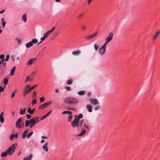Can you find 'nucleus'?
I'll return each mask as SVG.
<instances>
[{
  "instance_id": "69168bd1",
  "label": "nucleus",
  "mask_w": 160,
  "mask_h": 160,
  "mask_svg": "<svg viewBox=\"0 0 160 160\" xmlns=\"http://www.w3.org/2000/svg\"><path fill=\"white\" fill-rule=\"evenodd\" d=\"M28 92H27L25 90H24V91L23 92V95L24 96H25L26 95V94H28Z\"/></svg>"
},
{
  "instance_id": "e2e57ef3",
  "label": "nucleus",
  "mask_w": 160,
  "mask_h": 160,
  "mask_svg": "<svg viewBox=\"0 0 160 160\" xmlns=\"http://www.w3.org/2000/svg\"><path fill=\"white\" fill-rule=\"evenodd\" d=\"M32 79H33L31 77H30V76H29V78L28 79V80L29 81H31L32 80Z\"/></svg>"
},
{
  "instance_id": "6e6d98bb",
  "label": "nucleus",
  "mask_w": 160,
  "mask_h": 160,
  "mask_svg": "<svg viewBox=\"0 0 160 160\" xmlns=\"http://www.w3.org/2000/svg\"><path fill=\"white\" fill-rule=\"evenodd\" d=\"M13 138H14V136L12 134H11L10 135V139L11 140H13Z\"/></svg>"
},
{
  "instance_id": "cd10ccee",
  "label": "nucleus",
  "mask_w": 160,
  "mask_h": 160,
  "mask_svg": "<svg viewBox=\"0 0 160 160\" xmlns=\"http://www.w3.org/2000/svg\"><path fill=\"white\" fill-rule=\"evenodd\" d=\"M31 41L32 42L33 45V43H36L38 42L37 39H32Z\"/></svg>"
},
{
  "instance_id": "c756f323",
  "label": "nucleus",
  "mask_w": 160,
  "mask_h": 160,
  "mask_svg": "<svg viewBox=\"0 0 160 160\" xmlns=\"http://www.w3.org/2000/svg\"><path fill=\"white\" fill-rule=\"evenodd\" d=\"M32 98L33 99H36V92L35 91L33 92V93L32 95Z\"/></svg>"
},
{
  "instance_id": "864d4df0",
  "label": "nucleus",
  "mask_w": 160,
  "mask_h": 160,
  "mask_svg": "<svg viewBox=\"0 0 160 160\" xmlns=\"http://www.w3.org/2000/svg\"><path fill=\"white\" fill-rule=\"evenodd\" d=\"M100 107L99 106H97L96 107H95V110L96 111H97L99 109H100Z\"/></svg>"
},
{
  "instance_id": "09e8293b",
  "label": "nucleus",
  "mask_w": 160,
  "mask_h": 160,
  "mask_svg": "<svg viewBox=\"0 0 160 160\" xmlns=\"http://www.w3.org/2000/svg\"><path fill=\"white\" fill-rule=\"evenodd\" d=\"M45 100V98L44 97H41L40 99V101L41 102H43Z\"/></svg>"
},
{
  "instance_id": "052dcab7",
  "label": "nucleus",
  "mask_w": 160,
  "mask_h": 160,
  "mask_svg": "<svg viewBox=\"0 0 160 160\" xmlns=\"http://www.w3.org/2000/svg\"><path fill=\"white\" fill-rule=\"evenodd\" d=\"M26 117L27 118H28V119H30L31 117V115H30V114H27V115H26Z\"/></svg>"
},
{
  "instance_id": "de8ad7c7",
  "label": "nucleus",
  "mask_w": 160,
  "mask_h": 160,
  "mask_svg": "<svg viewBox=\"0 0 160 160\" xmlns=\"http://www.w3.org/2000/svg\"><path fill=\"white\" fill-rule=\"evenodd\" d=\"M5 56L4 54H1L0 55V59H4Z\"/></svg>"
},
{
  "instance_id": "412c9836",
  "label": "nucleus",
  "mask_w": 160,
  "mask_h": 160,
  "mask_svg": "<svg viewBox=\"0 0 160 160\" xmlns=\"http://www.w3.org/2000/svg\"><path fill=\"white\" fill-rule=\"evenodd\" d=\"M33 46L32 42L30 41L28 43H27L26 44V47L27 48H28Z\"/></svg>"
},
{
  "instance_id": "c03bdc74",
  "label": "nucleus",
  "mask_w": 160,
  "mask_h": 160,
  "mask_svg": "<svg viewBox=\"0 0 160 160\" xmlns=\"http://www.w3.org/2000/svg\"><path fill=\"white\" fill-rule=\"evenodd\" d=\"M8 80L7 79V78L4 79V81H3V82H4V84L5 85L7 84L8 82Z\"/></svg>"
},
{
  "instance_id": "37998d69",
  "label": "nucleus",
  "mask_w": 160,
  "mask_h": 160,
  "mask_svg": "<svg viewBox=\"0 0 160 160\" xmlns=\"http://www.w3.org/2000/svg\"><path fill=\"white\" fill-rule=\"evenodd\" d=\"M33 133V132H30L27 135V138H29Z\"/></svg>"
},
{
  "instance_id": "0eeeda50",
  "label": "nucleus",
  "mask_w": 160,
  "mask_h": 160,
  "mask_svg": "<svg viewBox=\"0 0 160 160\" xmlns=\"http://www.w3.org/2000/svg\"><path fill=\"white\" fill-rule=\"evenodd\" d=\"M22 120V118L20 117L17 121L15 126L17 128H21L20 124Z\"/></svg>"
},
{
  "instance_id": "6e6552de",
  "label": "nucleus",
  "mask_w": 160,
  "mask_h": 160,
  "mask_svg": "<svg viewBox=\"0 0 160 160\" xmlns=\"http://www.w3.org/2000/svg\"><path fill=\"white\" fill-rule=\"evenodd\" d=\"M113 36V33L112 32H110L108 35L105 39V41H107L110 42L112 40Z\"/></svg>"
},
{
  "instance_id": "774afa93",
  "label": "nucleus",
  "mask_w": 160,
  "mask_h": 160,
  "mask_svg": "<svg viewBox=\"0 0 160 160\" xmlns=\"http://www.w3.org/2000/svg\"><path fill=\"white\" fill-rule=\"evenodd\" d=\"M41 138H43V139H47V137L44 136H42L41 137Z\"/></svg>"
},
{
  "instance_id": "423d86ee",
  "label": "nucleus",
  "mask_w": 160,
  "mask_h": 160,
  "mask_svg": "<svg viewBox=\"0 0 160 160\" xmlns=\"http://www.w3.org/2000/svg\"><path fill=\"white\" fill-rule=\"evenodd\" d=\"M37 59L36 58H32L29 59L26 62L27 65H30L34 63L36 61Z\"/></svg>"
},
{
  "instance_id": "f3484780",
  "label": "nucleus",
  "mask_w": 160,
  "mask_h": 160,
  "mask_svg": "<svg viewBox=\"0 0 160 160\" xmlns=\"http://www.w3.org/2000/svg\"><path fill=\"white\" fill-rule=\"evenodd\" d=\"M81 53V52L79 50H77L72 52V54L75 56H78Z\"/></svg>"
},
{
  "instance_id": "39448f33",
  "label": "nucleus",
  "mask_w": 160,
  "mask_h": 160,
  "mask_svg": "<svg viewBox=\"0 0 160 160\" xmlns=\"http://www.w3.org/2000/svg\"><path fill=\"white\" fill-rule=\"evenodd\" d=\"M30 124H35L36 123L39 122V117H36L33 118H32L29 120Z\"/></svg>"
},
{
  "instance_id": "f03ea898",
  "label": "nucleus",
  "mask_w": 160,
  "mask_h": 160,
  "mask_svg": "<svg viewBox=\"0 0 160 160\" xmlns=\"http://www.w3.org/2000/svg\"><path fill=\"white\" fill-rule=\"evenodd\" d=\"M64 101L66 103L71 104H76L78 102V101L76 99L71 97L66 98Z\"/></svg>"
},
{
  "instance_id": "f257e3e1",
  "label": "nucleus",
  "mask_w": 160,
  "mask_h": 160,
  "mask_svg": "<svg viewBox=\"0 0 160 160\" xmlns=\"http://www.w3.org/2000/svg\"><path fill=\"white\" fill-rule=\"evenodd\" d=\"M17 146V143L13 144L6 151L9 155L11 156L13 154Z\"/></svg>"
},
{
  "instance_id": "72a5a7b5",
  "label": "nucleus",
  "mask_w": 160,
  "mask_h": 160,
  "mask_svg": "<svg viewBox=\"0 0 160 160\" xmlns=\"http://www.w3.org/2000/svg\"><path fill=\"white\" fill-rule=\"evenodd\" d=\"M73 81V79H71L70 80H68V81L67 83L68 85H70L72 84Z\"/></svg>"
},
{
  "instance_id": "b1692460",
  "label": "nucleus",
  "mask_w": 160,
  "mask_h": 160,
  "mask_svg": "<svg viewBox=\"0 0 160 160\" xmlns=\"http://www.w3.org/2000/svg\"><path fill=\"white\" fill-rule=\"evenodd\" d=\"M22 19L23 21L25 22H26L27 21V15L26 14H23L22 16Z\"/></svg>"
},
{
  "instance_id": "0e129e2a",
  "label": "nucleus",
  "mask_w": 160,
  "mask_h": 160,
  "mask_svg": "<svg viewBox=\"0 0 160 160\" xmlns=\"http://www.w3.org/2000/svg\"><path fill=\"white\" fill-rule=\"evenodd\" d=\"M37 86V85H34L33 87H31V88H32V89H34L35 88H36Z\"/></svg>"
},
{
  "instance_id": "58836bf2",
  "label": "nucleus",
  "mask_w": 160,
  "mask_h": 160,
  "mask_svg": "<svg viewBox=\"0 0 160 160\" xmlns=\"http://www.w3.org/2000/svg\"><path fill=\"white\" fill-rule=\"evenodd\" d=\"M109 42L107 41H105V42L103 44L102 47H104L105 48H106V45L109 43Z\"/></svg>"
},
{
  "instance_id": "9b49d317",
  "label": "nucleus",
  "mask_w": 160,
  "mask_h": 160,
  "mask_svg": "<svg viewBox=\"0 0 160 160\" xmlns=\"http://www.w3.org/2000/svg\"><path fill=\"white\" fill-rule=\"evenodd\" d=\"M90 101L92 104L94 105L97 104L99 102L96 99H91L90 100Z\"/></svg>"
},
{
  "instance_id": "c85d7f7f",
  "label": "nucleus",
  "mask_w": 160,
  "mask_h": 160,
  "mask_svg": "<svg viewBox=\"0 0 160 160\" xmlns=\"http://www.w3.org/2000/svg\"><path fill=\"white\" fill-rule=\"evenodd\" d=\"M8 153L7 152V151H6L5 152L2 153L1 154V156L2 157H6Z\"/></svg>"
},
{
  "instance_id": "49530a36",
  "label": "nucleus",
  "mask_w": 160,
  "mask_h": 160,
  "mask_svg": "<svg viewBox=\"0 0 160 160\" xmlns=\"http://www.w3.org/2000/svg\"><path fill=\"white\" fill-rule=\"evenodd\" d=\"M15 93H16V91H14L12 92V93L11 95L12 98H13L15 96Z\"/></svg>"
},
{
  "instance_id": "5701e85b",
  "label": "nucleus",
  "mask_w": 160,
  "mask_h": 160,
  "mask_svg": "<svg viewBox=\"0 0 160 160\" xmlns=\"http://www.w3.org/2000/svg\"><path fill=\"white\" fill-rule=\"evenodd\" d=\"M16 67H14L10 71V76H12L13 75V74L15 70Z\"/></svg>"
},
{
  "instance_id": "79ce46f5",
  "label": "nucleus",
  "mask_w": 160,
  "mask_h": 160,
  "mask_svg": "<svg viewBox=\"0 0 160 160\" xmlns=\"http://www.w3.org/2000/svg\"><path fill=\"white\" fill-rule=\"evenodd\" d=\"M52 112V110L50 111L49 112H48L47 113H46L45 115L46 116V117H47L48 116H49L51 113Z\"/></svg>"
},
{
  "instance_id": "f8f14e48",
  "label": "nucleus",
  "mask_w": 160,
  "mask_h": 160,
  "mask_svg": "<svg viewBox=\"0 0 160 160\" xmlns=\"http://www.w3.org/2000/svg\"><path fill=\"white\" fill-rule=\"evenodd\" d=\"M28 93H29L32 90L31 86L30 85H27L25 87L24 90Z\"/></svg>"
},
{
  "instance_id": "603ef678",
  "label": "nucleus",
  "mask_w": 160,
  "mask_h": 160,
  "mask_svg": "<svg viewBox=\"0 0 160 160\" xmlns=\"http://www.w3.org/2000/svg\"><path fill=\"white\" fill-rule=\"evenodd\" d=\"M66 89L68 91H70L71 90V87L69 86H67L66 87Z\"/></svg>"
},
{
  "instance_id": "bf43d9fd",
  "label": "nucleus",
  "mask_w": 160,
  "mask_h": 160,
  "mask_svg": "<svg viewBox=\"0 0 160 160\" xmlns=\"http://www.w3.org/2000/svg\"><path fill=\"white\" fill-rule=\"evenodd\" d=\"M4 62V60L3 59H1L0 60V65L2 64Z\"/></svg>"
},
{
  "instance_id": "a878e982",
  "label": "nucleus",
  "mask_w": 160,
  "mask_h": 160,
  "mask_svg": "<svg viewBox=\"0 0 160 160\" xmlns=\"http://www.w3.org/2000/svg\"><path fill=\"white\" fill-rule=\"evenodd\" d=\"M94 48L96 51H97L99 48V45L96 43H95L93 45Z\"/></svg>"
},
{
  "instance_id": "8fccbe9b",
  "label": "nucleus",
  "mask_w": 160,
  "mask_h": 160,
  "mask_svg": "<svg viewBox=\"0 0 160 160\" xmlns=\"http://www.w3.org/2000/svg\"><path fill=\"white\" fill-rule=\"evenodd\" d=\"M36 73V72L35 71H34L33 72H32L31 73V75L32 76V77L34 76Z\"/></svg>"
},
{
  "instance_id": "a211bd4d",
  "label": "nucleus",
  "mask_w": 160,
  "mask_h": 160,
  "mask_svg": "<svg viewBox=\"0 0 160 160\" xmlns=\"http://www.w3.org/2000/svg\"><path fill=\"white\" fill-rule=\"evenodd\" d=\"M74 117L75 118H76L79 121H80V119L82 118L83 115L82 113H80L79 114L78 116L76 115Z\"/></svg>"
},
{
  "instance_id": "2f4dec72",
  "label": "nucleus",
  "mask_w": 160,
  "mask_h": 160,
  "mask_svg": "<svg viewBox=\"0 0 160 160\" xmlns=\"http://www.w3.org/2000/svg\"><path fill=\"white\" fill-rule=\"evenodd\" d=\"M160 32V30H159L157 32V33L154 36V37H153V39L155 40V39H156V38H157L158 35L159 33Z\"/></svg>"
},
{
  "instance_id": "1a4fd4ad",
  "label": "nucleus",
  "mask_w": 160,
  "mask_h": 160,
  "mask_svg": "<svg viewBox=\"0 0 160 160\" xmlns=\"http://www.w3.org/2000/svg\"><path fill=\"white\" fill-rule=\"evenodd\" d=\"M106 48L102 47L99 50V52L101 55L102 56L105 53Z\"/></svg>"
},
{
  "instance_id": "dca6fc26",
  "label": "nucleus",
  "mask_w": 160,
  "mask_h": 160,
  "mask_svg": "<svg viewBox=\"0 0 160 160\" xmlns=\"http://www.w3.org/2000/svg\"><path fill=\"white\" fill-rule=\"evenodd\" d=\"M86 108L88 109L89 112H91L92 111V107L90 104H88L86 107Z\"/></svg>"
},
{
  "instance_id": "2eb2a0df",
  "label": "nucleus",
  "mask_w": 160,
  "mask_h": 160,
  "mask_svg": "<svg viewBox=\"0 0 160 160\" xmlns=\"http://www.w3.org/2000/svg\"><path fill=\"white\" fill-rule=\"evenodd\" d=\"M35 110V108L33 109L32 110L31 108L30 107H29L28 109L27 112L30 114H32L33 113Z\"/></svg>"
},
{
  "instance_id": "6ab92c4d",
  "label": "nucleus",
  "mask_w": 160,
  "mask_h": 160,
  "mask_svg": "<svg viewBox=\"0 0 160 160\" xmlns=\"http://www.w3.org/2000/svg\"><path fill=\"white\" fill-rule=\"evenodd\" d=\"M86 132V130L85 129H82L81 132L78 134L77 135L78 136H81L85 134Z\"/></svg>"
},
{
  "instance_id": "ddd939ff",
  "label": "nucleus",
  "mask_w": 160,
  "mask_h": 160,
  "mask_svg": "<svg viewBox=\"0 0 160 160\" xmlns=\"http://www.w3.org/2000/svg\"><path fill=\"white\" fill-rule=\"evenodd\" d=\"M98 32H96L93 34H92V35H91L88 36H87L86 37V39H90L91 38H93V37H95L96 35L98 34Z\"/></svg>"
},
{
  "instance_id": "680f3d73",
  "label": "nucleus",
  "mask_w": 160,
  "mask_h": 160,
  "mask_svg": "<svg viewBox=\"0 0 160 160\" xmlns=\"http://www.w3.org/2000/svg\"><path fill=\"white\" fill-rule=\"evenodd\" d=\"M47 117L45 115L44 116L41 117V120H43L45 118H46Z\"/></svg>"
},
{
  "instance_id": "e433bc0d",
  "label": "nucleus",
  "mask_w": 160,
  "mask_h": 160,
  "mask_svg": "<svg viewBox=\"0 0 160 160\" xmlns=\"http://www.w3.org/2000/svg\"><path fill=\"white\" fill-rule=\"evenodd\" d=\"M62 113L63 114H70L72 113V112L71 111H64L62 112Z\"/></svg>"
},
{
  "instance_id": "a19ab883",
  "label": "nucleus",
  "mask_w": 160,
  "mask_h": 160,
  "mask_svg": "<svg viewBox=\"0 0 160 160\" xmlns=\"http://www.w3.org/2000/svg\"><path fill=\"white\" fill-rule=\"evenodd\" d=\"M37 101L36 99H33V100L32 102V105H33L35 104H36Z\"/></svg>"
},
{
  "instance_id": "393cba45",
  "label": "nucleus",
  "mask_w": 160,
  "mask_h": 160,
  "mask_svg": "<svg viewBox=\"0 0 160 160\" xmlns=\"http://www.w3.org/2000/svg\"><path fill=\"white\" fill-rule=\"evenodd\" d=\"M47 107V106L46 105L45 103H44V104H42L41 105L40 107L39 108L40 109H43L45 108H46Z\"/></svg>"
},
{
  "instance_id": "20e7f679",
  "label": "nucleus",
  "mask_w": 160,
  "mask_h": 160,
  "mask_svg": "<svg viewBox=\"0 0 160 160\" xmlns=\"http://www.w3.org/2000/svg\"><path fill=\"white\" fill-rule=\"evenodd\" d=\"M80 121H79L75 118L74 120L71 122V125L73 128L79 127Z\"/></svg>"
},
{
  "instance_id": "5fc2aeb1",
  "label": "nucleus",
  "mask_w": 160,
  "mask_h": 160,
  "mask_svg": "<svg viewBox=\"0 0 160 160\" xmlns=\"http://www.w3.org/2000/svg\"><path fill=\"white\" fill-rule=\"evenodd\" d=\"M83 13H81L78 15V18H80L83 15Z\"/></svg>"
},
{
  "instance_id": "4468645a",
  "label": "nucleus",
  "mask_w": 160,
  "mask_h": 160,
  "mask_svg": "<svg viewBox=\"0 0 160 160\" xmlns=\"http://www.w3.org/2000/svg\"><path fill=\"white\" fill-rule=\"evenodd\" d=\"M28 129H27L23 132L22 135V138H26V137L27 136V135L28 132Z\"/></svg>"
},
{
  "instance_id": "4c0bfd02",
  "label": "nucleus",
  "mask_w": 160,
  "mask_h": 160,
  "mask_svg": "<svg viewBox=\"0 0 160 160\" xmlns=\"http://www.w3.org/2000/svg\"><path fill=\"white\" fill-rule=\"evenodd\" d=\"M78 94L80 95H81L84 94L85 92L83 91H80L78 92Z\"/></svg>"
},
{
  "instance_id": "7ed1b4c3",
  "label": "nucleus",
  "mask_w": 160,
  "mask_h": 160,
  "mask_svg": "<svg viewBox=\"0 0 160 160\" xmlns=\"http://www.w3.org/2000/svg\"><path fill=\"white\" fill-rule=\"evenodd\" d=\"M79 125V127L82 129H85V130H89L90 129L89 125L86 123L84 119H82L80 120V124Z\"/></svg>"
},
{
  "instance_id": "4d7b16f0",
  "label": "nucleus",
  "mask_w": 160,
  "mask_h": 160,
  "mask_svg": "<svg viewBox=\"0 0 160 160\" xmlns=\"http://www.w3.org/2000/svg\"><path fill=\"white\" fill-rule=\"evenodd\" d=\"M2 25L3 27H4L5 25L6 24V22L4 21V22H2Z\"/></svg>"
},
{
  "instance_id": "ea45409f",
  "label": "nucleus",
  "mask_w": 160,
  "mask_h": 160,
  "mask_svg": "<svg viewBox=\"0 0 160 160\" xmlns=\"http://www.w3.org/2000/svg\"><path fill=\"white\" fill-rule=\"evenodd\" d=\"M10 56L9 55H7L6 56L5 58H4L3 59L4 60V61L5 60L6 61H8L9 58Z\"/></svg>"
},
{
  "instance_id": "473e14b6",
  "label": "nucleus",
  "mask_w": 160,
  "mask_h": 160,
  "mask_svg": "<svg viewBox=\"0 0 160 160\" xmlns=\"http://www.w3.org/2000/svg\"><path fill=\"white\" fill-rule=\"evenodd\" d=\"M30 124V122L29 120H26L25 121V127H28L29 126Z\"/></svg>"
},
{
  "instance_id": "7c9ffc66",
  "label": "nucleus",
  "mask_w": 160,
  "mask_h": 160,
  "mask_svg": "<svg viewBox=\"0 0 160 160\" xmlns=\"http://www.w3.org/2000/svg\"><path fill=\"white\" fill-rule=\"evenodd\" d=\"M73 117L72 115V113L70 114L68 116V121L70 122L71 119H72Z\"/></svg>"
},
{
  "instance_id": "c9c22d12",
  "label": "nucleus",
  "mask_w": 160,
  "mask_h": 160,
  "mask_svg": "<svg viewBox=\"0 0 160 160\" xmlns=\"http://www.w3.org/2000/svg\"><path fill=\"white\" fill-rule=\"evenodd\" d=\"M55 29V27H53L52 29L50 30L49 31H47V32L49 34L51 32H52Z\"/></svg>"
},
{
  "instance_id": "f704fd0d",
  "label": "nucleus",
  "mask_w": 160,
  "mask_h": 160,
  "mask_svg": "<svg viewBox=\"0 0 160 160\" xmlns=\"http://www.w3.org/2000/svg\"><path fill=\"white\" fill-rule=\"evenodd\" d=\"M4 121V119L3 117L1 115H0V122L2 123H3Z\"/></svg>"
},
{
  "instance_id": "bb28decb",
  "label": "nucleus",
  "mask_w": 160,
  "mask_h": 160,
  "mask_svg": "<svg viewBox=\"0 0 160 160\" xmlns=\"http://www.w3.org/2000/svg\"><path fill=\"white\" fill-rule=\"evenodd\" d=\"M32 155L31 154L29 156L25 158L24 160H31Z\"/></svg>"
},
{
  "instance_id": "13d9d810",
  "label": "nucleus",
  "mask_w": 160,
  "mask_h": 160,
  "mask_svg": "<svg viewBox=\"0 0 160 160\" xmlns=\"http://www.w3.org/2000/svg\"><path fill=\"white\" fill-rule=\"evenodd\" d=\"M4 89L2 87L0 86V92H2L3 91Z\"/></svg>"
},
{
  "instance_id": "338daca9",
  "label": "nucleus",
  "mask_w": 160,
  "mask_h": 160,
  "mask_svg": "<svg viewBox=\"0 0 160 160\" xmlns=\"http://www.w3.org/2000/svg\"><path fill=\"white\" fill-rule=\"evenodd\" d=\"M18 133H15L14 135V137L15 138H17L18 137Z\"/></svg>"
},
{
  "instance_id": "3c124183",
  "label": "nucleus",
  "mask_w": 160,
  "mask_h": 160,
  "mask_svg": "<svg viewBox=\"0 0 160 160\" xmlns=\"http://www.w3.org/2000/svg\"><path fill=\"white\" fill-rule=\"evenodd\" d=\"M52 103V101H48L46 103H45V104L48 107V106L51 103Z\"/></svg>"
},
{
  "instance_id": "4be33fe9",
  "label": "nucleus",
  "mask_w": 160,
  "mask_h": 160,
  "mask_svg": "<svg viewBox=\"0 0 160 160\" xmlns=\"http://www.w3.org/2000/svg\"><path fill=\"white\" fill-rule=\"evenodd\" d=\"M26 108H25L23 109H20V112L19 113L21 115L25 113L26 111Z\"/></svg>"
},
{
  "instance_id": "9d476101",
  "label": "nucleus",
  "mask_w": 160,
  "mask_h": 160,
  "mask_svg": "<svg viewBox=\"0 0 160 160\" xmlns=\"http://www.w3.org/2000/svg\"><path fill=\"white\" fill-rule=\"evenodd\" d=\"M49 35L48 33L47 32H46L43 35V37H42L40 39L41 41L38 43V45L43 40L45 39Z\"/></svg>"
},
{
  "instance_id": "aec40b11",
  "label": "nucleus",
  "mask_w": 160,
  "mask_h": 160,
  "mask_svg": "<svg viewBox=\"0 0 160 160\" xmlns=\"http://www.w3.org/2000/svg\"><path fill=\"white\" fill-rule=\"evenodd\" d=\"M48 143L47 142L45 143L44 146L43 147V149L47 152L48 151Z\"/></svg>"
},
{
  "instance_id": "a18cd8bd",
  "label": "nucleus",
  "mask_w": 160,
  "mask_h": 160,
  "mask_svg": "<svg viewBox=\"0 0 160 160\" xmlns=\"http://www.w3.org/2000/svg\"><path fill=\"white\" fill-rule=\"evenodd\" d=\"M16 40L18 42V43H20L21 42V39H19L18 38H15Z\"/></svg>"
}]
</instances>
